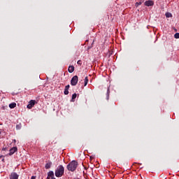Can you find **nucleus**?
Masks as SVG:
<instances>
[{
    "instance_id": "obj_1",
    "label": "nucleus",
    "mask_w": 179,
    "mask_h": 179,
    "mask_svg": "<svg viewBox=\"0 0 179 179\" xmlns=\"http://www.w3.org/2000/svg\"><path fill=\"white\" fill-rule=\"evenodd\" d=\"M64 173H65V168L64 166L59 165L55 170V176L57 178L62 177L64 176Z\"/></svg>"
},
{
    "instance_id": "obj_2",
    "label": "nucleus",
    "mask_w": 179,
    "mask_h": 179,
    "mask_svg": "<svg viewBox=\"0 0 179 179\" xmlns=\"http://www.w3.org/2000/svg\"><path fill=\"white\" fill-rule=\"evenodd\" d=\"M78 167V162L76 161H71L68 165H67V169L69 171H75Z\"/></svg>"
},
{
    "instance_id": "obj_3",
    "label": "nucleus",
    "mask_w": 179,
    "mask_h": 179,
    "mask_svg": "<svg viewBox=\"0 0 179 179\" xmlns=\"http://www.w3.org/2000/svg\"><path fill=\"white\" fill-rule=\"evenodd\" d=\"M78 80H79L78 76H74L71 80V86H76L78 85Z\"/></svg>"
},
{
    "instance_id": "obj_4",
    "label": "nucleus",
    "mask_w": 179,
    "mask_h": 179,
    "mask_svg": "<svg viewBox=\"0 0 179 179\" xmlns=\"http://www.w3.org/2000/svg\"><path fill=\"white\" fill-rule=\"evenodd\" d=\"M34 104H36V101L31 100L29 104L27 105V108H29V110L33 108V107H34Z\"/></svg>"
},
{
    "instance_id": "obj_5",
    "label": "nucleus",
    "mask_w": 179,
    "mask_h": 179,
    "mask_svg": "<svg viewBox=\"0 0 179 179\" xmlns=\"http://www.w3.org/2000/svg\"><path fill=\"white\" fill-rule=\"evenodd\" d=\"M145 6H153L155 5V2L152 0H148L144 3Z\"/></svg>"
},
{
    "instance_id": "obj_6",
    "label": "nucleus",
    "mask_w": 179,
    "mask_h": 179,
    "mask_svg": "<svg viewBox=\"0 0 179 179\" xmlns=\"http://www.w3.org/2000/svg\"><path fill=\"white\" fill-rule=\"evenodd\" d=\"M48 179H55V176H54V171H50L48 173Z\"/></svg>"
},
{
    "instance_id": "obj_7",
    "label": "nucleus",
    "mask_w": 179,
    "mask_h": 179,
    "mask_svg": "<svg viewBox=\"0 0 179 179\" xmlns=\"http://www.w3.org/2000/svg\"><path fill=\"white\" fill-rule=\"evenodd\" d=\"M15 152H17V148L13 147L10 150L9 156H12V155H14Z\"/></svg>"
},
{
    "instance_id": "obj_8",
    "label": "nucleus",
    "mask_w": 179,
    "mask_h": 179,
    "mask_svg": "<svg viewBox=\"0 0 179 179\" xmlns=\"http://www.w3.org/2000/svg\"><path fill=\"white\" fill-rule=\"evenodd\" d=\"M19 175L16 173H12L10 176V179H18Z\"/></svg>"
},
{
    "instance_id": "obj_9",
    "label": "nucleus",
    "mask_w": 179,
    "mask_h": 179,
    "mask_svg": "<svg viewBox=\"0 0 179 179\" xmlns=\"http://www.w3.org/2000/svg\"><path fill=\"white\" fill-rule=\"evenodd\" d=\"M68 71H69V73H72V72H73V71H75V66H69Z\"/></svg>"
},
{
    "instance_id": "obj_10",
    "label": "nucleus",
    "mask_w": 179,
    "mask_h": 179,
    "mask_svg": "<svg viewBox=\"0 0 179 179\" xmlns=\"http://www.w3.org/2000/svg\"><path fill=\"white\" fill-rule=\"evenodd\" d=\"M51 166H52V162H48L45 164V168L48 170V169H51Z\"/></svg>"
},
{
    "instance_id": "obj_11",
    "label": "nucleus",
    "mask_w": 179,
    "mask_h": 179,
    "mask_svg": "<svg viewBox=\"0 0 179 179\" xmlns=\"http://www.w3.org/2000/svg\"><path fill=\"white\" fill-rule=\"evenodd\" d=\"M87 83H89V78L85 77L84 80V86H87Z\"/></svg>"
},
{
    "instance_id": "obj_12",
    "label": "nucleus",
    "mask_w": 179,
    "mask_h": 179,
    "mask_svg": "<svg viewBox=\"0 0 179 179\" xmlns=\"http://www.w3.org/2000/svg\"><path fill=\"white\" fill-rule=\"evenodd\" d=\"M9 107H10V108H15V107H16V103L13 102L11 103H10Z\"/></svg>"
},
{
    "instance_id": "obj_13",
    "label": "nucleus",
    "mask_w": 179,
    "mask_h": 179,
    "mask_svg": "<svg viewBox=\"0 0 179 179\" xmlns=\"http://www.w3.org/2000/svg\"><path fill=\"white\" fill-rule=\"evenodd\" d=\"M76 93H74L73 95H72V98H71V101H75V99H76Z\"/></svg>"
},
{
    "instance_id": "obj_14",
    "label": "nucleus",
    "mask_w": 179,
    "mask_h": 179,
    "mask_svg": "<svg viewBox=\"0 0 179 179\" xmlns=\"http://www.w3.org/2000/svg\"><path fill=\"white\" fill-rule=\"evenodd\" d=\"M140 5H142V2H136L135 6H136V8H138V6H139Z\"/></svg>"
},
{
    "instance_id": "obj_15",
    "label": "nucleus",
    "mask_w": 179,
    "mask_h": 179,
    "mask_svg": "<svg viewBox=\"0 0 179 179\" xmlns=\"http://www.w3.org/2000/svg\"><path fill=\"white\" fill-rule=\"evenodd\" d=\"M174 37L175 38H179V33H176Z\"/></svg>"
},
{
    "instance_id": "obj_16",
    "label": "nucleus",
    "mask_w": 179,
    "mask_h": 179,
    "mask_svg": "<svg viewBox=\"0 0 179 179\" xmlns=\"http://www.w3.org/2000/svg\"><path fill=\"white\" fill-rule=\"evenodd\" d=\"M166 16L167 17H171V13H166Z\"/></svg>"
},
{
    "instance_id": "obj_17",
    "label": "nucleus",
    "mask_w": 179,
    "mask_h": 179,
    "mask_svg": "<svg viewBox=\"0 0 179 179\" xmlns=\"http://www.w3.org/2000/svg\"><path fill=\"white\" fill-rule=\"evenodd\" d=\"M64 94H69V90H64Z\"/></svg>"
},
{
    "instance_id": "obj_18",
    "label": "nucleus",
    "mask_w": 179,
    "mask_h": 179,
    "mask_svg": "<svg viewBox=\"0 0 179 179\" xmlns=\"http://www.w3.org/2000/svg\"><path fill=\"white\" fill-rule=\"evenodd\" d=\"M77 64H78V65H82V61L81 60H78L77 62Z\"/></svg>"
},
{
    "instance_id": "obj_19",
    "label": "nucleus",
    "mask_w": 179,
    "mask_h": 179,
    "mask_svg": "<svg viewBox=\"0 0 179 179\" xmlns=\"http://www.w3.org/2000/svg\"><path fill=\"white\" fill-rule=\"evenodd\" d=\"M69 87H70V86H69V85H66V86L65 87V89H64V90H69Z\"/></svg>"
},
{
    "instance_id": "obj_20",
    "label": "nucleus",
    "mask_w": 179,
    "mask_h": 179,
    "mask_svg": "<svg viewBox=\"0 0 179 179\" xmlns=\"http://www.w3.org/2000/svg\"><path fill=\"white\" fill-rule=\"evenodd\" d=\"M1 162H3V163H5V158L3 157V159H1Z\"/></svg>"
},
{
    "instance_id": "obj_21",
    "label": "nucleus",
    "mask_w": 179,
    "mask_h": 179,
    "mask_svg": "<svg viewBox=\"0 0 179 179\" xmlns=\"http://www.w3.org/2000/svg\"><path fill=\"white\" fill-rule=\"evenodd\" d=\"M2 157H5L3 155H0V159H2Z\"/></svg>"
},
{
    "instance_id": "obj_22",
    "label": "nucleus",
    "mask_w": 179,
    "mask_h": 179,
    "mask_svg": "<svg viewBox=\"0 0 179 179\" xmlns=\"http://www.w3.org/2000/svg\"><path fill=\"white\" fill-rule=\"evenodd\" d=\"M31 179H36V176H32Z\"/></svg>"
},
{
    "instance_id": "obj_23",
    "label": "nucleus",
    "mask_w": 179,
    "mask_h": 179,
    "mask_svg": "<svg viewBox=\"0 0 179 179\" xmlns=\"http://www.w3.org/2000/svg\"><path fill=\"white\" fill-rule=\"evenodd\" d=\"M0 136H1V132H0Z\"/></svg>"
}]
</instances>
